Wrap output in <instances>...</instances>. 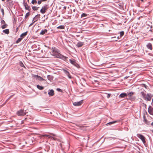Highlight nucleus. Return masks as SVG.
<instances>
[{
  "label": "nucleus",
  "instance_id": "obj_1",
  "mask_svg": "<svg viewBox=\"0 0 153 153\" xmlns=\"http://www.w3.org/2000/svg\"><path fill=\"white\" fill-rule=\"evenodd\" d=\"M52 55L57 58H60L64 60H66L68 58L60 54L59 52L58 49L55 48H53L52 49Z\"/></svg>",
  "mask_w": 153,
  "mask_h": 153
},
{
  "label": "nucleus",
  "instance_id": "obj_2",
  "mask_svg": "<svg viewBox=\"0 0 153 153\" xmlns=\"http://www.w3.org/2000/svg\"><path fill=\"white\" fill-rule=\"evenodd\" d=\"M49 8V6L48 5H45L42 7L40 10V12L42 14L45 13L47 10Z\"/></svg>",
  "mask_w": 153,
  "mask_h": 153
},
{
  "label": "nucleus",
  "instance_id": "obj_3",
  "mask_svg": "<svg viewBox=\"0 0 153 153\" xmlns=\"http://www.w3.org/2000/svg\"><path fill=\"white\" fill-rule=\"evenodd\" d=\"M27 112H24L23 110L21 109L17 112V114L19 116H23L26 114Z\"/></svg>",
  "mask_w": 153,
  "mask_h": 153
},
{
  "label": "nucleus",
  "instance_id": "obj_4",
  "mask_svg": "<svg viewBox=\"0 0 153 153\" xmlns=\"http://www.w3.org/2000/svg\"><path fill=\"white\" fill-rule=\"evenodd\" d=\"M137 136L141 140L143 143H146L145 137L143 135L140 134H137Z\"/></svg>",
  "mask_w": 153,
  "mask_h": 153
},
{
  "label": "nucleus",
  "instance_id": "obj_5",
  "mask_svg": "<svg viewBox=\"0 0 153 153\" xmlns=\"http://www.w3.org/2000/svg\"><path fill=\"white\" fill-rule=\"evenodd\" d=\"M69 62L70 63H71L74 66L76 67H78L79 65L76 62L75 60L74 59H71L69 60Z\"/></svg>",
  "mask_w": 153,
  "mask_h": 153
},
{
  "label": "nucleus",
  "instance_id": "obj_6",
  "mask_svg": "<svg viewBox=\"0 0 153 153\" xmlns=\"http://www.w3.org/2000/svg\"><path fill=\"white\" fill-rule=\"evenodd\" d=\"M33 77L36 79H38L40 81L45 80V79L38 75H33Z\"/></svg>",
  "mask_w": 153,
  "mask_h": 153
},
{
  "label": "nucleus",
  "instance_id": "obj_7",
  "mask_svg": "<svg viewBox=\"0 0 153 153\" xmlns=\"http://www.w3.org/2000/svg\"><path fill=\"white\" fill-rule=\"evenodd\" d=\"M23 4L25 8V9L28 10L29 11H30L31 10L30 7L28 5L27 3L25 2V1H24Z\"/></svg>",
  "mask_w": 153,
  "mask_h": 153
},
{
  "label": "nucleus",
  "instance_id": "obj_8",
  "mask_svg": "<svg viewBox=\"0 0 153 153\" xmlns=\"http://www.w3.org/2000/svg\"><path fill=\"white\" fill-rule=\"evenodd\" d=\"M40 137H48V138H51V139H53V140H56V138L55 137L51 136L49 135L45 134H42V135H40Z\"/></svg>",
  "mask_w": 153,
  "mask_h": 153
},
{
  "label": "nucleus",
  "instance_id": "obj_9",
  "mask_svg": "<svg viewBox=\"0 0 153 153\" xmlns=\"http://www.w3.org/2000/svg\"><path fill=\"white\" fill-rule=\"evenodd\" d=\"M83 102V100H82L77 102H75L73 103V105L75 106H79L82 105Z\"/></svg>",
  "mask_w": 153,
  "mask_h": 153
},
{
  "label": "nucleus",
  "instance_id": "obj_10",
  "mask_svg": "<svg viewBox=\"0 0 153 153\" xmlns=\"http://www.w3.org/2000/svg\"><path fill=\"white\" fill-rule=\"evenodd\" d=\"M148 111L149 113L151 115H153V108L149 106L148 109Z\"/></svg>",
  "mask_w": 153,
  "mask_h": 153
},
{
  "label": "nucleus",
  "instance_id": "obj_11",
  "mask_svg": "<svg viewBox=\"0 0 153 153\" xmlns=\"http://www.w3.org/2000/svg\"><path fill=\"white\" fill-rule=\"evenodd\" d=\"M152 96L149 94H147L146 95V100L147 101H150L152 97Z\"/></svg>",
  "mask_w": 153,
  "mask_h": 153
},
{
  "label": "nucleus",
  "instance_id": "obj_12",
  "mask_svg": "<svg viewBox=\"0 0 153 153\" xmlns=\"http://www.w3.org/2000/svg\"><path fill=\"white\" fill-rule=\"evenodd\" d=\"M40 14H39L36 15L35 16V17H34L33 18V21H34V22H36V21H37L38 19L40 17Z\"/></svg>",
  "mask_w": 153,
  "mask_h": 153
},
{
  "label": "nucleus",
  "instance_id": "obj_13",
  "mask_svg": "<svg viewBox=\"0 0 153 153\" xmlns=\"http://www.w3.org/2000/svg\"><path fill=\"white\" fill-rule=\"evenodd\" d=\"M146 46L149 50H152V45L151 43H148L147 45H146Z\"/></svg>",
  "mask_w": 153,
  "mask_h": 153
},
{
  "label": "nucleus",
  "instance_id": "obj_14",
  "mask_svg": "<svg viewBox=\"0 0 153 153\" xmlns=\"http://www.w3.org/2000/svg\"><path fill=\"white\" fill-rule=\"evenodd\" d=\"M54 91L52 90H49L48 92V94L49 96H52L54 95Z\"/></svg>",
  "mask_w": 153,
  "mask_h": 153
},
{
  "label": "nucleus",
  "instance_id": "obj_15",
  "mask_svg": "<svg viewBox=\"0 0 153 153\" xmlns=\"http://www.w3.org/2000/svg\"><path fill=\"white\" fill-rule=\"evenodd\" d=\"M127 96V95L126 94L124 93H122L120 94L119 97V98H124Z\"/></svg>",
  "mask_w": 153,
  "mask_h": 153
},
{
  "label": "nucleus",
  "instance_id": "obj_16",
  "mask_svg": "<svg viewBox=\"0 0 153 153\" xmlns=\"http://www.w3.org/2000/svg\"><path fill=\"white\" fill-rule=\"evenodd\" d=\"M47 32V30L46 29L42 30L40 33V35H43L45 33H46Z\"/></svg>",
  "mask_w": 153,
  "mask_h": 153
},
{
  "label": "nucleus",
  "instance_id": "obj_17",
  "mask_svg": "<svg viewBox=\"0 0 153 153\" xmlns=\"http://www.w3.org/2000/svg\"><path fill=\"white\" fill-rule=\"evenodd\" d=\"M47 78L50 81H51L53 79V76L51 75H48L47 76Z\"/></svg>",
  "mask_w": 153,
  "mask_h": 153
},
{
  "label": "nucleus",
  "instance_id": "obj_18",
  "mask_svg": "<svg viewBox=\"0 0 153 153\" xmlns=\"http://www.w3.org/2000/svg\"><path fill=\"white\" fill-rule=\"evenodd\" d=\"M83 44V42H79L77 43L76 46L78 47H81L82 46Z\"/></svg>",
  "mask_w": 153,
  "mask_h": 153
},
{
  "label": "nucleus",
  "instance_id": "obj_19",
  "mask_svg": "<svg viewBox=\"0 0 153 153\" xmlns=\"http://www.w3.org/2000/svg\"><path fill=\"white\" fill-rule=\"evenodd\" d=\"M27 32H26L24 33H22L20 36L21 37H22L21 38H23L24 37H25L27 35Z\"/></svg>",
  "mask_w": 153,
  "mask_h": 153
},
{
  "label": "nucleus",
  "instance_id": "obj_20",
  "mask_svg": "<svg viewBox=\"0 0 153 153\" xmlns=\"http://www.w3.org/2000/svg\"><path fill=\"white\" fill-rule=\"evenodd\" d=\"M3 32L5 34H8L9 33V30L8 29H6L5 30H4L3 31Z\"/></svg>",
  "mask_w": 153,
  "mask_h": 153
},
{
  "label": "nucleus",
  "instance_id": "obj_21",
  "mask_svg": "<svg viewBox=\"0 0 153 153\" xmlns=\"http://www.w3.org/2000/svg\"><path fill=\"white\" fill-rule=\"evenodd\" d=\"M65 28V26L64 25H60L57 27V28L60 29H64Z\"/></svg>",
  "mask_w": 153,
  "mask_h": 153
},
{
  "label": "nucleus",
  "instance_id": "obj_22",
  "mask_svg": "<svg viewBox=\"0 0 153 153\" xmlns=\"http://www.w3.org/2000/svg\"><path fill=\"white\" fill-rule=\"evenodd\" d=\"M134 94V93L132 92H129L127 94V96H128L129 97L131 96L133 94Z\"/></svg>",
  "mask_w": 153,
  "mask_h": 153
},
{
  "label": "nucleus",
  "instance_id": "obj_23",
  "mask_svg": "<svg viewBox=\"0 0 153 153\" xmlns=\"http://www.w3.org/2000/svg\"><path fill=\"white\" fill-rule=\"evenodd\" d=\"M39 8V7H36V6H33L32 7V9L33 10L36 11L38 10V9Z\"/></svg>",
  "mask_w": 153,
  "mask_h": 153
},
{
  "label": "nucleus",
  "instance_id": "obj_24",
  "mask_svg": "<svg viewBox=\"0 0 153 153\" xmlns=\"http://www.w3.org/2000/svg\"><path fill=\"white\" fill-rule=\"evenodd\" d=\"M37 87L38 89L39 90H42L44 88V87L42 86H40L39 85H37Z\"/></svg>",
  "mask_w": 153,
  "mask_h": 153
},
{
  "label": "nucleus",
  "instance_id": "obj_25",
  "mask_svg": "<svg viewBox=\"0 0 153 153\" xmlns=\"http://www.w3.org/2000/svg\"><path fill=\"white\" fill-rule=\"evenodd\" d=\"M116 122H117L116 121L110 122H109V123H107L106 124V125H111V124H113V123H116Z\"/></svg>",
  "mask_w": 153,
  "mask_h": 153
},
{
  "label": "nucleus",
  "instance_id": "obj_26",
  "mask_svg": "<svg viewBox=\"0 0 153 153\" xmlns=\"http://www.w3.org/2000/svg\"><path fill=\"white\" fill-rule=\"evenodd\" d=\"M7 27V24H5L4 25H3L2 26H1V28L2 29H4L6 28Z\"/></svg>",
  "mask_w": 153,
  "mask_h": 153
},
{
  "label": "nucleus",
  "instance_id": "obj_27",
  "mask_svg": "<svg viewBox=\"0 0 153 153\" xmlns=\"http://www.w3.org/2000/svg\"><path fill=\"white\" fill-rule=\"evenodd\" d=\"M22 39V38H19L18 40L16 41V43H19V42H20L21 41V40Z\"/></svg>",
  "mask_w": 153,
  "mask_h": 153
},
{
  "label": "nucleus",
  "instance_id": "obj_28",
  "mask_svg": "<svg viewBox=\"0 0 153 153\" xmlns=\"http://www.w3.org/2000/svg\"><path fill=\"white\" fill-rule=\"evenodd\" d=\"M63 71L67 75L68 74V73H69V72L67 70H65V69H63Z\"/></svg>",
  "mask_w": 153,
  "mask_h": 153
},
{
  "label": "nucleus",
  "instance_id": "obj_29",
  "mask_svg": "<svg viewBox=\"0 0 153 153\" xmlns=\"http://www.w3.org/2000/svg\"><path fill=\"white\" fill-rule=\"evenodd\" d=\"M31 3L33 4H35L37 3V1L36 0H32L31 1Z\"/></svg>",
  "mask_w": 153,
  "mask_h": 153
},
{
  "label": "nucleus",
  "instance_id": "obj_30",
  "mask_svg": "<svg viewBox=\"0 0 153 153\" xmlns=\"http://www.w3.org/2000/svg\"><path fill=\"white\" fill-rule=\"evenodd\" d=\"M30 15V13L29 12H28L26 13L25 15V18H27Z\"/></svg>",
  "mask_w": 153,
  "mask_h": 153
},
{
  "label": "nucleus",
  "instance_id": "obj_31",
  "mask_svg": "<svg viewBox=\"0 0 153 153\" xmlns=\"http://www.w3.org/2000/svg\"><path fill=\"white\" fill-rule=\"evenodd\" d=\"M120 37L122 36L124 34V32L123 31H121L120 33Z\"/></svg>",
  "mask_w": 153,
  "mask_h": 153
},
{
  "label": "nucleus",
  "instance_id": "obj_32",
  "mask_svg": "<svg viewBox=\"0 0 153 153\" xmlns=\"http://www.w3.org/2000/svg\"><path fill=\"white\" fill-rule=\"evenodd\" d=\"M142 96H143V97H145L146 95V94L143 92H142L141 93Z\"/></svg>",
  "mask_w": 153,
  "mask_h": 153
},
{
  "label": "nucleus",
  "instance_id": "obj_33",
  "mask_svg": "<svg viewBox=\"0 0 153 153\" xmlns=\"http://www.w3.org/2000/svg\"><path fill=\"white\" fill-rule=\"evenodd\" d=\"M1 23L2 24L4 25L5 24H6L4 21L3 20H1Z\"/></svg>",
  "mask_w": 153,
  "mask_h": 153
},
{
  "label": "nucleus",
  "instance_id": "obj_34",
  "mask_svg": "<svg viewBox=\"0 0 153 153\" xmlns=\"http://www.w3.org/2000/svg\"><path fill=\"white\" fill-rule=\"evenodd\" d=\"M1 12H2V15L3 16L4 15V9H3V8H1Z\"/></svg>",
  "mask_w": 153,
  "mask_h": 153
},
{
  "label": "nucleus",
  "instance_id": "obj_35",
  "mask_svg": "<svg viewBox=\"0 0 153 153\" xmlns=\"http://www.w3.org/2000/svg\"><path fill=\"white\" fill-rule=\"evenodd\" d=\"M69 78V79H71V78H72V77L70 75V73H68V74H67V75H66Z\"/></svg>",
  "mask_w": 153,
  "mask_h": 153
},
{
  "label": "nucleus",
  "instance_id": "obj_36",
  "mask_svg": "<svg viewBox=\"0 0 153 153\" xmlns=\"http://www.w3.org/2000/svg\"><path fill=\"white\" fill-rule=\"evenodd\" d=\"M20 65L21 67H23L24 66V64H23V63L21 62H20Z\"/></svg>",
  "mask_w": 153,
  "mask_h": 153
},
{
  "label": "nucleus",
  "instance_id": "obj_37",
  "mask_svg": "<svg viewBox=\"0 0 153 153\" xmlns=\"http://www.w3.org/2000/svg\"><path fill=\"white\" fill-rule=\"evenodd\" d=\"M42 2V1L41 0L37 2L38 4H41V3Z\"/></svg>",
  "mask_w": 153,
  "mask_h": 153
},
{
  "label": "nucleus",
  "instance_id": "obj_38",
  "mask_svg": "<svg viewBox=\"0 0 153 153\" xmlns=\"http://www.w3.org/2000/svg\"><path fill=\"white\" fill-rule=\"evenodd\" d=\"M86 15L84 13H83L82 14V16H86Z\"/></svg>",
  "mask_w": 153,
  "mask_h": 153
},
{
  "label": "nucleus",
  "instance_id": "obj_39",
  "mask_svg": "<svg viewBox=\"0 0 153 153\" xmlns=\"http://www.w3.org/2000/svg\"><path fill=\"white\" fill-rule=\"evenodd\" d=\"M111 96V94H108V95H107V98H108L110 97V96Z\"/></svg>",
  "mask_w": 153,
  "mask_h": 153
},
{
  "label": "nucleus",
  "instance_id": "obj_40",
  "mask_svg": "<svg viewBox=\"0 0 153 153\" xmlns=\"http://www.w3.org/2000/svg\"><path fill=\"white\" fill-rule=\"evenodd\" d=\"M57 90L58 91H60V92H61L62 91L61 89L60 88H58L57 89Z\"/></svg>",
  "mask_w": 153,
  "mask_h": 153
},
{
  "label": "nucleus",
  "instance_id": "obj_41",
  "mask_svg": "<svg viewBox=\"0 0 153 153\" xmlns=\"http://www.w3.org/2000/svg\"><path fill=\"white\" fill-rule=\"evenodd\" d=\"M143 106L145 107V108H146V105L145 103H143Z\"/></svg>",
  "mask_w": 153,
  "mask_h": 153
},
{
  "label": "nucleus",
  "instance_id": "obj_42",
  "mask_svg": "<svg viewBox=\"0 0 153 153\" xmlns=\"http://www.w3.org/2000/svg\"><path fill=\"white\" fill-rule=\"evenodd\" d=\"M35 22H34V21H33V22L32 23H31L30 25V26H31L32 25L33 23Z\"/></svg>",
  "mask_w": 153,
  "mask_h": 153
},
{
  "label": "nucleus",
  "instance_id": "obj_43",
  "mask_svg": "<svg viewBox=\"0 0 153 153\" xmlns=\"http://www.w3.org/2000/svg\"><path fill=\"white\" fill-rule=\"evenodd\" d=\"M42 1H46L47 0H41Z\"/></svg>",
  "mask_w": 153,
  "mask_h": 153
},
{
  "label": "nucleus",
  "instance_id": "obj_44",
  "mask_svg": "<svg viewBox=\"0 0 153 153\" xmlns=\"http://www.w3.org/2000/svg\"><path fill=\"white\" fill-rule=\"evenodd\" d=\"M13 96V95H12L11 96H10V97L9 98H8V99H10L11 97Z\"/></svg>",
  "mask_w": 153,
  "mask_h": 153
},
{
  "label": "nucleus",
  "instance_id": "obj_45",
  "mask_svg": "<svg viewBox=\"0 0 153 153\" xmlns=\"http://www.w3.org/2000/svg\"><path fill=\"white\" fill-rule=\"evenodd\" d=\"M47 93V92L45 91V92H44V94H46Z\"/></svg>",
  "mask_w": 153,
  "mask_h": 153
},
{
  "label": "nucleus",
  "instance_id": "obj_46",
  "mask_svg": "<svg viewBox=\"0 0 153 153\" xmlns=\"http://www.w3.org/2000/svg\"><path fill=\"white\" fill-rule=\"evenodd\" d=\"M151 125L153 126V122L151 123Z\"/></svg>",
  "mask_w": 153,
  "mask_h": 153
},
{
  "label": "nucleus",
  "instance_id": "obj_47",
  "mask_svg": "<svg viewBox=\"0 0 153 153\" xmlns=\"http://www.w3.org/2000/svg\"><path fill=\"white\" fill-rule=\"evenodd\" d=\"M66 7H64V8H65V9H66Z\"/></svg>",
  "mask_w": 153,
  "mask_h": 153
},
{
  "label": "nucleus",
  "instance_id": "obj_48",
  "mask_svg": "<svg viewBox=\"0 0 153 153\" xmlns=\"http://www.w3.org/2000/svg\"><path fill=\"white\" fill-rule=\"evenodd\" d=\"M52 135H53V136H55V135H54V134H52Z\"/></svg>",
  "mask_w": 153,
  "mask_h": 153
},
{
  "label": "nucleus",
  "instance_id": "obj_49",
  "mask_svg": "<svg viewBox=\"0 0 153 153\" xmlns=\"http://www.w3.org/2000/svg\"><path fill=\"white\" fill-rule=\"evenodd\" d=\"M28 2L29 3V0H27Z\"/></svg>",
  "mask_w": 153,
  "mask_h": 153
},
{
  "label": "nucleus",
  "instance_id": "obj_50",
  "mask_svg": "<svg viewBox=\"0 0 153 153\" xmlns=\"http://www.w3.org/2000/svg\"><path fill=\"white\" fill-rule=\"evenodd\" d=\"M119 36H118V37H117V39H119Z\"/></svg>",
  "mask_w": 153,
  "mask_h": 153
},
{
  "label": "nucleus",
  "instance_id": "obj_51",
  "mask_svg": "<svg viewBox=\"0 0 153 153\" xmlns=\"http://www.w3.org/2000/svg\"><path fill=\"white\" fill-rule=\"evenodd\" d=\"M5 0H2V1H4Z\"/></svg>",
  "mask_w": 153,
  "mask_h": 153
},
{
  "label": "nucleus",
  "instance_id": "obj_52",
  "mask_svg": "<svg viewBox=\"0 0 153 153\" xmlns=\"http://www.w3.org/2000/svg\"><path fill=\"white\" fill-rule=\"evenodd\" d=\"M77 37H78V36H78V35H77Z\"/></svg>",
  "mask_w": 153,
  "mask_h": 153
},
{
  "label": "nucleus",
  "instance_id": "obj_53",
  "mask_svg": "<svg viewBox=\"0 0 153 153\" xmlns=\"http://www.w3.org/2000/svg\"><path fill=\"white\" fill-rule=\"evenodd\" d=\"M142 1L143 0H141Z\"/></svg>",
  "mask_w": 153,
  "mask_h": 153
}]
</instances>
